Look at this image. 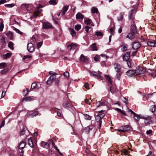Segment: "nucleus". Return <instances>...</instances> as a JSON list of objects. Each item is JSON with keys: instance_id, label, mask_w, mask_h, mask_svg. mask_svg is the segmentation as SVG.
<instances>
[{"instance_id": "1", "label": "nucleus", "mask_w": 156, "mask_h": 156, "mask_svg": "<svg viewBox=\"0 0 156 156\" xmlns=\"http://www.w3.org/2000/svg\"><path fill=\"white\" fill-rule=\"evenodd\" d=\"M48 73L51 76L47 81L46 83L48 85H50L52 84L53 80L55 79L56 78V75H57V74L55 72L51 71H49Z\"/></svg>"}, {"instance_id": "2", "label": "nucleus", "mask_w": 156, "mask_h": 156, "mask_svg": "<svg viewBox=\"0 0 156 156\" xmlns=\"http://www.w3.org/2000/svg\"><path fill=\"white\" fill-rule=\"evenodd\" d=\"M135 71L136 75L139 76L144 73L146 72V70L145 68L142 67H138L136 68Z\"/></svg>"}, {"instance_id": "3", "label": "nucleus", "mask_w": 156, "mask_h": 156, "mask_svg": "<svg viewBox=\"0 0 156 156\" xmlns=\"http://www.w3.org/2000/svg\"><path fill=\"white\" fill-rule=\"evenodd\" d=\"M90 73V75L96 78L97 79H99L101 78V75L102 73L99 71L95 72L94 71H89Z\"/></svg>"}, {"instance_id": "4", "label": "nucleus", "mask_w": 156, "mask_h": 156, "mask_svg": "<svg viewBox=\"0 0 156 156\" xmlns=\"http://www.w3.org/2000/svg\"><path fill=\"white\" fill-rule=\"evenodd\" d=\"M140 118L144 119L145 120V123H148L149 124H151L152 123L151 120H150L151 117L150 116L145 115L144 116H140Z\"/></svg>"}, {"instance_id": "5", "label": "nucleus", "mask_w": 156, "mask_h": 156, "mask_svg": "<svg viewBox=\"0 0 156 156\" xmlns=\"http://www.w3.org/2000/svg\"><path fill=\"white\" fill-rule=\"evenodd\" d=\"M28 145L31 147H34L36 144V141L35 139L33 140L32 138H29L28 140Z\"/></svg>"}, {"instance_id": "6", "label": "nucleus", "mask_w": 156, "mask_h": 156, "mask_svg": "<svg viewBox=\"0 0 156 156\" xmlns=\"http://www.w3.org/2000/svg\"><path fill=\"white\" fill-rule=\"evenodd\" d=\"M63 106L65 108H68L72 106L71 102L69 99L65 100L63 103Z\"/></svg>"}, {"instance_id": "7", "label": "nucleus", "mask_w": 156, "mask_h": 156, "mask_svg": "<svg viewBox=\"0 0 156 156\" xmlns=\"http://www.w3.org/2000/svg\"><path fill=\"white\" fill-rule=\"evenodd\" d=\"M146 73L151 75L154 78L155 76H156V70L148 69Z\"/></svg>"}, {"instance_id": "8", "label": "nucleus", "mask_w": 156, "mask_h": 156, "mask_svg": "<svg viewBox=\"0 0 156 156\" xmlns=\"http://www.w3.org/2000/svg\"><path fill=\"white\" fill-rule=\"evenodd\" d=\"M131 31L133 33H136V27L134 22L131 23Z\"/></svg>"}, {"instance_id": "9", "label": "nucleus", "mask_w": 156, "mask_h": 156, "mask_svg": "<svg viewBox=\"0 0 156 156\" xmlns=\"http://www.w3.org/2000/svg\"><path fill=\"white\" fill-rule=\"evenodd\" d=\"M27 49L30 52H33L34 50L33 44L31 43H28L27 45Z\"/></svg>"}, {"instance_id": "10", "label": "nucleus", "mask_w": 156, "mask_h": 156, "mask_svg": "<svg viewBox=\"0 0 156 156\" xmlns=\"http://www.w3.org/2000/svg\"><path fill=\"white\" fill-rule=\"evenodd\" d=\"M132 46L134 49H137L140 47V44L139 42H134L133 43Z\"/></svg>"}, {"instance_id": "11", "label": "nucleus", "mask_w": 156, "mask_h": 156, "mask_svg": "<svg viewBox=\"0 0 156 156\" xmlns=\"http://www.w3.org/2000/svg\"><path fill=\"white\" fill-rule=\"evenodd\" d=\"M80 58L81 62H86L88 60L89 58L88 57L84 56L83 54L81 55Z\"/></svg>"}, {"instance_id": "12", "label": "nucleus", "mask_w": 156, "mask_h": 156, "mask_svg": "<svg viewBox=\"0 0 156 156\" xmlns=\"http://www.w3.org/2000/svg\"><path fill=\"white\" fill-rule=\"evenodd\" d=\"M147 45L149 46L156 47V41H149L147 42Z\"/></svg>"}, {"instance_id": "13", "label": "nucleus", "mask_w": 156, "mask_h": 156, "mask_svg": "<svg viewBox=\"0 0 156 156\" xmlns=\"http://www.w3.org/2000/svg\"><path fill=\"white\" fill-rule=\"evenodd\" d=\"M134 11V9H132L129 15V19L132 23L134 22L133 20H134V16L133 15V12Z\"/></svg>"}, {"instance_id": "14", "label": "nucleus", "mask_w": 156, "mask_h": 156, "mask_svg": "<svg viewBox=\"0 0 156 156\" xmlns=\"http://www.w3.org/2000/svg\"><path fill=\"white\" fill-rule=\"evenodd\" d=\"M130 57V53L129 52L126 53L123 56V58L125 61H127L129 60Z\"/></svg>"}, {"instance_id": "15", "label": "nucleus", "mask_w": 156, "mask_h": 156, "mask_svg": "<svg viewBox=\"0 0 156 156\" xmlns=\"http://www.w3.org/2000/svg\"><path fill=\"white\" fill-rule=\"evenodd\" d=\"M42 6H41V5H39V7L37 8V10L34 13V15L35 17H37L38 16V13L41 12L42 11V9H40L39 8L40 7H42Z\"/></svg>"}, {"instance_id": "16", "label": "nucleus", "mask_w": 156, "mask_h": 156, "mask_svg": "<svg viewBox=\"0 0 156 156\" xmlns=\"http://www.w3.org/2000/svg\"><path fill=\"white\" fill-rule=\"evenodd\" d=\"M84 22L85 24L86 25H90L91 24V25L92 26H94V24L92 23V21L90 19H87L85 20L84 21Z\"/></svg>"}, {"instance_id": "17", "label": "nucleus", "mask_w": 156, "mask_h": 156, "mask_svg": "<svg viewBox=\"0 0 156 156\" xmlns=\"http://www.w3.org/2000/svg\"><path fill=\"white\" fill-rule=\"evenodd\" d=\"M115 69L116 70V72L117 73H119L120 71V70L121 68V66L120 64H116L114 65Z\"/></svg>"}, {"instance_id": "18", "label": "nucleus", "mask_w": 156, "mask_h": 156, "mask_svg": "<svg viewBox=\"0 0 156 156\" xmlns=\"http://www.w3.org/2000/svg\"><path fill=\"white\" fill-rule=\"evenodd\" d=\"M26 144V143L23 141H22L20 142L19 145V147L20 149L23 150Z\"/></svg>"}, {"instance_id": "19", "label": "nucleus", "mask_w": 156, "mask_h": 156, "mask_svg": "<svg viewBox=\"0 0 156 156\" xmlns=\"http://www.w3.org/2000/svg\"><path fill=\"white\" fill-rule=\"evenodd\" d=\"M126 73L128 76H132L135 74V70H129L126 72Z\"/></svg>"}, {"instance_id": "20", "label": "nucleus", "mask_w": 156, "mask_h": 156, "mask_svg": "<svg viewBox=\"0 0 156 156\" xmlns=\"http://www.w3.org/2000/svg\"><path fill=\"white\" fill-rule=\"evenodd\" d=\"M69 6H64L62 10L61 15L63 16L65 15L66 12L68 10L69 8Z\"/></svg>"}, {"instance_id": "21", "label": "nucleus", "mask_w": 156, "mask_h": 156, "mask_svg": "<svg viewBox=\"0 0 156 156\" xmlns=\"http://www.w3.org/2000/svg\"><path fill=\"white\" fill-rule=\"evenodd\" d=\"M43 27L45 29H48L50 28L51 27V25L49 23L46 22L43 23Z\"/></svg>"}, {"instance_id": "22", "label": "nucleus", "mask_w": 156, "mask_h": 156, "mask_svg": "<svg viewBox=\"0 0 156 156\" xmlns=\"http://www.w3.org/2000/svg\"><path fill=\"white\" fill-rule=\"evenodd\" d=\"M41 146L45 148H48L49 147V144L48 142H45L44 141H41Z\"/></svg>"}, {"instance_id": "23", "label": "nucleus", "mask_w": 156, "mask_h": 156, "mask_svg": "<svg viewBox=\"0 0 156 156\" xmlns=\"http://www.w3.org/2000/svg\"><path fill=\"white\" fill-rule=\"evenodd\" d=\"M135 34V33H133L132 32L131 33H129L127 34V37L130 39H132L135 37L134 34Z\"/></svg>"}, {"instance_id": "24", "label": "nucleus", "mask_w": 156, "mask_h": 156, "mask_svg": "<svg viewBox=\"0 0 156 156\" xmlns=\"http://www.w3.org/2000/svg\"><path fill=\"white\" fill-rule=\"evenodd\" d=\"M93 127L91 126H89L86 127L84 129V132L87 134L89 133L90 131L92 129Z\"/></svg>"}, {"instance_id": "25", "label": "nucleus", "mask_w": 156, "mask_h": 156, "mask_svg": "<svg viewBox=\"0 0 156 156\" xmlns=\"http://www.w3.org/2000/svg\"><path fill=\"white\" fill-rule=\"evenodd\" d=\"M76 47V46L75 44H69L67 46V48L70 50L75 49Z\"/></svg>"}, {"instance_id": "26", "label": "nucleus", "mask_w": 156, "mask_h": 156, "mask_svg": "<svg viewBox=\"0 0 156 156\" xmlns=\"http://www.w3.org/2000/svg\"><path fill=\"white\" fill-rule=\"evenodd\" d=\"M76 19H83V15L80 12H78L76 15Z\"/></svg>"}, {"instance_id": "27", "label": "nucleus", "mask_w": 156, "mask_h": 156, "mask_svg": "<svg viewBox=\"0 0 156 156\" xmlns=\"http://www.w3.org/2000/svg\"><path fill=\"white\" fill-rule=\"evenodd\" d=\"M110 90L112 94H114L116 91V88L115 86H112L110 87Z\"/></svg>"}, {"instance_id": "28", "label": "nucleus", "mask_w": 156, "mask_h": 156, "mask_svg": "<svg viewBox=\"0 0 156 156\" xmlns=\"http://www.w3.org/2000/svg\"><path fill=\"white\" fill-rule=\"evenodd\" d=\"M124 13L122 12L120 13L119 16L117 17V20L118 21H122L123 19Z\"/></svg>"}, {"instance_id": "29", "label": "nucleus", "mask_w": 156, "mask_h": 156, "mask_svg": "<svg viewBox=\"0 0 156 156\" xmlns=\"http://www.w3.org/2000/svg\"><path fill=\"white\" fill-rule=\"evenodd\" d=\"M101 119L100 117L99 116V115H98L95 117V119L97 122H99V123L100 124V127H101V121H100Z\"/></svg>"}, {"instance_id": "30", "label": "nucleus", "mask_w": 156, "mask_h": 156, "mask_svg": "<svg viewBox=\"0 0 156 156\" xmlns=\"http://www.w3.org/2000/svg\"><path fill=\"white\" fill-rule=\"evenodd\" d=\"M91 12L93 14H97L98 12V10L97 8L95 7H93L91 9Z\"/></svg>"}, {"instance_id": "31", "label": "nucleus", "mask_w": 156, "mask_h": 156, "mask_svg": "<svg viewBox=\"0 0 156 156\" xmlns=\"http://www.w3.org/2000/svg\"><path fill=\"white\" fill-rule=\"evenodd\" d=\"M6 35L9 37L10 40L13 39V33L11 32H9L7 33Z\"/></svg>"}, {"instance_id": "32", "label": "nucleus", "mask_w": 156, "mask_h": 156, "mask_svg": "<svg viewBox=\"0 0 156 156\" xmlns=\"http://www.w3.org/2000/svg\"><path fill=\"white\" fill-rule=\"evenodd\" d=\"M55 80L54 83H55V85L57 86H58L59 85V83H60V79L59 78L56 79V78L55 79V80Z\"/></svg>"}, {"instance_id": "33", "label": "nucleus", "mask_w": 156, "mask_h": 156, "mask_svg": "<svg viewBox=\"0 0 156 156\" xmlns=\"http://www.w3.org/2000/svg\"><path fill=\"white\" fill-rule=\"evenodd\" d=\"M69 31L70 34L72 36H75L76 35V34L75 31L73 28H70L69 29Z\"/></svg>"}, {"instance_id": "34", "label": "nucleus", "mask_w": 156, "mask_h": 156, "mask_svg": "<svg viewBox=\"0 0 156 156\" xmlns=\"http://www.w3.org/2000/svg\"><path fill=\"white\" fill-rule=\"evenodd\" d=\"M39 87H38L37 84L35 83H33L31 85V88L32 89H34V88L38 89V88H39Z\"/></svg>"}, {"instance_id": "35", "label": "nucleus", "mask_w": 156, "mask_h": 156, "mask_svg": "<svg viewBox=\"0 0 156 156\" xmlns=\"http://www.w3.org/2000/svg\"><path fill=\"white\" fill-rule=\"evenodd\" d=\"M140 116H139V115L136 113V115H133V118L137 122L140 119Z\"/></svg>"}, {"instance_id": "36", "label": "nucleus", "mask_w": 156, "mask_h": 156, "mask_svg": "<svg viewBox=\"0 0 156 156\" xmlns=\"http://www.w3.org/2000/svg\"><path fill=\"white\" fill-rule=\"evenodd\" d=\"M34 100L32 97H26L23 98V100L25 101H30Z\"/></svg>"}, {"instance_id": "37", "label": "nucleus", "mask_w": 156, "mask_h": 156, "mask_svg": "<svg viewBox=\"0 0 156 156\" xmlns=\"http://www.w3.org/2000/svg\"><path fill=\"white\" fill-rule=\"evenodd\" d=\"M105 76L106 79L108 81V82L110 84H111L112 82L111 81V78L108 75H106Z\"/></svg>"}, {"instance_id": "38", "label": "nucleus", "mask_w": 156, "mask_h": 156, "mask_svg": "<svg viewBox=\"0 0 156 156\" xmlns=\"http://www.w3.org/2000/svg\"><path fill=\"white\" fill-rule=\"evenodd\" d=\"M39 112H34L30 114L29 116L31 118H33L34 116H37Z\"/></svg>"}, {"instance_id": "39", "label": "nucleus", "mask_w": 156, "mask_h": 156, "mask_svg": "<svg viewBox=\"0 0 156 156\" xmlns=\"http://www.w3.org/2000/svg\"><path fill=\"white\" fill-rule=\"evenodd\" d=\"M83 116L84 117V118L86 120H90L91 119V117L86 114H83Z\"/></svg>"}, {"instance_id": "40", "label": "nucleus", "mask_w": 156, "mask_h": 156, "mask_svg": "<svg viewBox=\"0 0 156 156\" xmlns=\"http://www.w3.org/2000/svg\"><path fill=\"white\" fill-rule=\"evenodd\" d=\"M91 50L93 51H97V49L95 44H93L90 46Z\"/></svg>"}, {"instance_id": "41", "label": "nucleus", "mask_w": 156, "mask_h": 156, "mask_svg": "<svg viewBox=\"0 0 156 156\" xmlns=\"http://www.w3.org/2000/svg\"><path fill=\"white\" fill-rule=\"evenodd\" d=\"M11 56L10 53H7L3 55V58L4 59H6L7 58H9Z\"/></svg>"}, {"instance_id": "42", "label": "nucleus", "mask_w": 156, "mask_h": 156, "mask_svg": "<svg viewBox=\"0 0 156 156\" xmlns=\"http://www.w3.org/2000/svg\"><path fill=\"white\" fill-rule=\"evenodd\" d=\"M116 110L118 111H119L123 115L125 116H127L126 114L124 111L122 110L121 109H120L119 108H116Z\"/></svg>"}, {"instance_id": "43", "label": "nucleus", "mask_w": 156, "mask_h": 156, "mask_svg": "<svg viewBox=\"0 0 156 156\" xmlns=\"http://www.w3.org/2000/svg\"><path fill=\"white\" fill-rule=\"evenodd\" d=\"M49 2L50 4L53 5H55L57 4V2L55 0H50Z\"/></svg>"}, {"instance_id": "44", "label": "nucleus", "mask_w": 156, "mask_h": 156, "mask_svg": "<svg viewBox=\"0 0 156 156\" xmlns=\"http://www.w3.org/2000/svg\"><path fill=\"white\" fill-rule=\"evenodd\" d=\"M121 49L122 50L125 51L127 49V45L126 44L123 45L122 46Z\"/></svg>"}, {"instance_id": "45", "label": "nucleus", "mask_w": 156, "mask_h": 156, "mask_svg": "<svg viewBox=\"0 0 156 156\" xmlns=\"http://www.w3.org/2000/svg\"><path fill=\"white\" fill-rule=\"evenodd\" d=\"M96 106L98 107L102 106L104 105V103L100 101L97 102L96 104Z\"/></svg>"}, {"instance_id": "46", "label": "nucleus", "mask_w": 156, "mask_h": 156, "mask_svg": "<svg viewBox=\"0 0 156 156\" xmlns=\"http://www.w3.org/2000/svg\"><path fill=\"white\" fill-rule=\"evenodd\" d=\"M81 26L80 25H77L75 26V30L78 31L81 29Z\"/></svg>"}, {"instance_id": "47", "label": "nucleus", "mask_w": 156, "mask_h": 156, "mask_svg": "<svg viewBox=\"0 0 156 156\" xmlns=\"http://www.w3.org/2000/svg\"><path fill=\"white\" fill-rule=\"evenodd\" d=\"M121 74L120 72L117 73L116 75V78L119 80H120L121 77Z\"/></svg>"}, {"instance_id": "48", "label": "nucleus", "mask_w": 156, "mask_h": 156, "mask_svg": "<svg viewBox=\"0 0 156 156\" xmlns=\"http://www.w3.org/2000/svg\"><path fill=\"white\" fill-rule=\"evenodd\" d=\"M8 71V69H4L1 71L0 73L2 74H4L5 73Z\"/></svg>"}, {"instance_id": "49", "label": "nucleus", "mask_w": 156, "mask_h": 156, "mask_svg": "<svg viewBox=\"0 0 156 156\" xmlns=\"http://www.w3.org/2000/svg\"><path fill=\"white\" fill-rule=\"evenodd\" d=\"M13 43L12 42H10L9 43L8 46L11 49H13Z\"/></svg>"}, {"instance_id": "50", "label": "nucleus", "mask_w": 156, "mask_h": 156, "mask_svg": "<svg viewBox=\"0 0 156 156\" xmlns=\"http://www.w3.org/2000/svg\"><path fill=\"white\" fill-rule=\"evenodd\" d=\"M6 63H0V69H2L6 66Z\"/></svg>"}, {"instance_id": "51", "label": "nucleus", "mask_w": 156, "mask_h": 156, "mask_svg": "<svg viewBox=\"0 0 156 156\" xmlns=\"http://www.w3.org/2000/svg\"><path fill=\"white\" fill-rule=\"evenodd\" d=\"M21 7L23 8L27 9L28 7V5L26 4H23L21 5Z\"/></svg>"}, {"instance_id": "52", "label": "nucleus", "mask_w": 156, "mask_h": 156, "mask_svg": "<svg viewBox=\"0 0 156 156\" xmlns=\"http://www.w3.org/2000/svg\"><path fill=\"white\" fill-rule=\"evenodd\" d=\"M95 35L97 36H103V34L101 32L98 31L95 32Z\"/></svg>"}, {"instance_id": "53", "label": "nucleus", "mask_w": 156, "mask_h": 156, "mask_svg": "<svg viewBox=\"0 0 156 156\" xmlns=\"http://www.w3.org/2000/svg\"><path fill=\"white\" fill-rule=\"evenodd\" d=\"M4 24L3 22H1L0 25V31H2L4 28Z\"/></svg>"}, {"instance_id": "54", "label": "nucleus", "mask_w": 156, "mask_h": 156, "mask_svg": "<svg viewBox=\"0 0 156 156\" xmlns=\"http://www.w3.org/2000/svg\"><path fill=\"white\" fill-rule=\"evenodd\" d=\"M26 128L25 127H24L23 128L22 130L21 131L20 133V135H23L25 133V131L26 130Z\"/></svg>"}, {"instance_id": "55", "label": "nucleus", "mask_w": 156, "mask_h": 156, "mask_svg": "<svg viewBox=\"0 0 156 156\" xmlns=\"http://www.w3.org/2000/svg\"><path fill=\"white\" fill-rule=\"evenodd\" d=\"M127 62V65L128 67H131V60H129L127 61H126Z\"/></svg>"}, {"instance_id": "56", "label": "nucleus", "mask_w": 156, "mask_h": 156, "mask_svg": "<svg viewBox=\"0 0 156 156\" xmlns=\"http://www.w3.org/2000/svg\"><path fill=\"white\" fill-rule=\"evenodd\" d=\"M5 6L6 7H8L11 8L13 7L15 5L13 3H12L10 4H6L5 5Z\"/></svg>"}, {"instance_id": "57", "label": "nucleus", "mask_w": 156, "mask_h": 156, "mask_svg": "<svg viewBox=\"0 0 156 156\" xmlns=\"http://www.w3.org/2000/svg\"><path fill=\"white\" fill-rule=\"evenodd\" d=\"M91 27L88 26H86L84 27V29L86 32L88 33L89 32V29H90Z\"/></svg>"}, {"instance_id": "58", "label": "nucleus", "mask_w": 156, "mask_h": 156, "mask_svg": "<svg viewBox=\"0 0 156 156\" xmlns=\"http://www.w3.org/2000/svg\"><path fill=\"white\" fill-rule=\"evenodd\" d=\"M90 101L89 100L87 99H85V103L87 104H89V105H90V103L92 101L91 100V98H90Z\"/></svg>"}, {"instance_id": "59", "label": "nucleus", "mask_w": 156, "mask_h": 156, "mask_svg": "<svg viewBox=\"0 0 156 156\" xmlns=\"http://www.w3.org/2000/svg\"><path fill=\"white\" fill-rule=\"evenodd\" d=\"M42 42H38L37 44V48L39 49L40 48L42 45Z\"/></svg>"}, {"instance_id": "60", "label": "nucleus", "mask_w": 156, "mask_h": 156, "mask_svg": "<svg viewBox=\"0 0 156 156\" xmlns=\"http://www.w3.org/2000/svg\"><path fill=\"white\" fill-rule=\"evenodd\" d=\"M156 108V106L154 105H152L151 107V108L150 111L152 112H153L155 110Z\"/></svg>"}, {"instance_id": "61", "label": "nucleus", "mask_w": 156, "mask_h": 156, "mask_svg": "<svg viewBox=\"0 0 156 156\" xmlns=\"http://www.w3.org/2000/svg\"><path fill=\"white\" fill-rule=\"evenodd\" d=\"M64 75L67 78H68L69 77V73L66 71L64 73Z\"/></svg>"}, {"instance_id": "62", "label": "nucleus", "mask_w": 156, "mask_h": 156, "mask_svg": "<svg viewBox=\"0 0 156 156\" xmlns=\"http://www.w3.org/2000/svg\"><path fill=\"white\" fill-rule=\"evenodd\" d=\"M31 57V56L30 55H27L24 56L23 59L24 60H26L27 59V58H30Z\"/></svg>"}, {"instance_id": "63", "label": "nucleus", "mask_w": 156, "mask_h": 156, "mask_svg": "<svg viewBox=\"0 0 156 156\" xmlns=\"http://www.w3.org/2000/svg\"><path fill=\"white\" fill-rule=\"evenodd\" d=\"M6 93V91H5L3 90L2 91V95H1V98H3L5 96Z\"/></svg>"}, {"instance_id": "64", "label": "nucleus", "mask_w": 156, "mask_h": 156, "mask_svg": "<svg viewBox=\"0 0 156 156\" xmlns=\"http://www.w3.org/2000/svg\"><path fill=\"white\" fill-rule=\"evenodd\" d=\"M123 129H124L125 131L127 130H129L130 129V127L128 126H125Z\"/></svg>"}]
</instances>
